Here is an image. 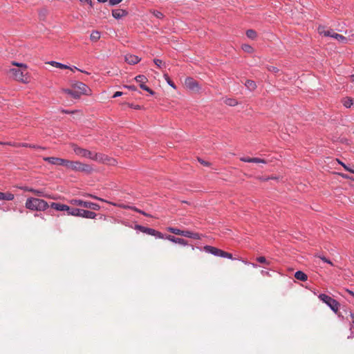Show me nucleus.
<instances>
[{"instance_id":"obj_1","label":"nucleus","mask_w":354,"mask_h":354,"mask_svg":"<svg viewBox=\"0 0 354 354\" xmlns=\"http://www.w3.org/2000/svg\"><path fill=\"white\" fill-rule=\"evenodd\" d=\"M25 207L30 210L44 211L49 207V205L43 199L30 197L26 200Z\"/></svg>"},{"instance_id":"obj_55","label":"nucleus","mask_w":354,"mask_h":354,"mask_svg":"<svg viewBox=\"0 0 354 354\" xmlns=\"http://www.w3.org/2000/svg\"><path fill=\"white\" fill-rule=\"evenodd\" d=\"M82 3H86L89 4L91 7L93 6L92 0H80Z\"/></svg>"},{"instance_id":"obj_17","label":"nucleus","mask_w":354,"mask_h":354,"mask_svg":"<svg viewBox=\"0 0 354 354\" xmlns=\"http://www.w3.org/2000/svg\"><path fill=\"white\" fill-rule=\"evenodd\" d=\"M15 198L13 194L10 192H0V201H12Z\"/></svg>"},{"instance_id":"obj_34","label":"nucleus","mask_w":354,"mask_h":354,"mask_svg":"<svg viewBox=\"0 0 354 354\" xmlns=\"http://www.w3.org/2000/svg\"><path fill=\"white\" fill-rule=\"evenodd\" d=\"M84 196H88V197H90V198H94L95 200H97V201H102V202H105V203H109L107 201H106L105 199L104 198H100L97 196H95L93 194H85Z\"/></svg>"},{"instance_id":"obj_54","label":"nucleus","mask_w":354,"mask_h":354,"mask_svg":"<svg viewBox=\"0 0 354 354\" xmlns=\"http://www.w3.org/2000/svg\"><path fill=\"white\" fill-rule=\"evenodd\" d=\"M198 161L203 165L205 166H209V163L207 161H205L201 158H198Z\"/></svg>"},{"instance_id":"obj_3","label":"nucleus","mask_w":354,"mask_h":354,"mask_svg":"<svg viewBox=\"0 0 354 354\" xmlns=\"http://www.w3.org/2000/svg\"><path fill=\"white\" fill-rule=\"evenodd\" d=\"M66 167L71 169L73 171H82L89 174L92 171L91 166L87 164H84L78 161L66 160Z\"/></svg>"},{"instance_id":"obj_62","label":"nucleus","mask_w":354,"mask_h":354,"mask_svg":"<svg viewBox=\"0 0 354 354\" xmlns=\"http://www.w3.org/2000/svg\"><path fill=\"white\" fill-rule=\"evenodd\" d=\"M109 0H97L98 2L100 3H105L106 1H108Z\"/></svg>"},{"instance_id":"obj_22","label":"nucleus","mask_w":354,"mask_h":354,"mask_svg":"<svg viewBox=\"0 0 354 354\" xmlns=\"http://www.w3.org/2000/svg\"><path fill=\"white\" fill-rule=\"evenodd\" d=\"M48 64H50L53 66H55V67L59 68L66 69V68H70L69 66H67L66 64H62V63H59V62H55V61H50V62H48Z\"/></svg>"},{"instance_id":"obj_47","label":"nucleus","mask_w":354,"mask_h":354,"mask_svg":"<svg viewBox=\"0 0 354 354\" xmlns=\"http://www.w3.org/2000/svg\"><path fill=\"white\" fill-rule=\"evenodd\" d=\"M319 258L325 263H327L330 265H333V263L331 262L330 260L328 259L327 258H326L325 257H319Z\"/></svg>"},{"instance_id":"obj_9","label":"nucleus","mask_w":354,"mask_h":354,"mask_svg":"<svg viewBox=\"0 0 354 354\" xmlns=\"http://www.w3.org/2000/svg\"><path fill=\"white\" fill-rule=\"evenodd\" d=\"M73 86L75 89H77V91L80 95H88L87 91L88 90V88L85 84L81 82H77L75 84H73Z\"/></svg>"},{"instance_id":"obj_11","label":"nucleus","mask_w":354,"mask_h":354,"mask_svg":"<svg viewBox=\"0 0 354 354\" xmlns=\"http://www.w3.org/2000/svg\"><path fill=\"white\" fill-rule=\"evenodd\" d=\"M203 250L205 252L213 254L215 257H220V254L221 252V249H218L217 248H215V247L211 246V245H205L203 247Z\"/></svg>"},{"instance_id":"obj_41","label":"nucleus","mask_w":354,"mask_h":354,"mask_svg":"<svg viewBox=\"0 0 354 354\" xmlns=\"http://www.w3.org/2000/svg\"><path fill=\"white\" fill-rule=\"evenodd\" d=\"M123 0H109V5L110 6H114L121 3Z\"/></svg>"},{"instance_id":"obj_20","label":"nucleus","mask_w":354,"mask_h":354,"mask_svg":"<svg viewBox=\"0 0 354 354\" xmlns=\"http://www.w3.org/2000/svg\"><path fill=\"white\" fill-rule=\"evenodd\" d=\"M64 92L65 93L71 95V97H73L75 99L80 98V97L81 95L77 91L71 90L69 88L64 89Z\"/></svg>"},{"instance_id":"obj_21","label":"nucleus","mask_w":354,"mask_h":354,"mask_svg":"<svg viewBox=\"0 0 354 354\" xmlns=\"http://www.w3.org/2000/svg\"><path fill=\"white\" fill-rule=\"evenodd\" d=\"M100 39V32L98 30H93L91 33L90 39L93 42H96Z\"/></svg>"},{"instance_id":"obj_37","label":"nucleus","mask_w":354,"mask_h":354,"mask_svg":"<svg viewBox=\"0 0 354 354\" xmlns=\"http://www.w3.org/2000/svg\"><path fill=\"white\" fill-rule=\"evenodd\" d=\"M252 162L253 163H263L266 164L267 161L264 159H261L259 158H252Z\"/></svg>"},{"instance_id":"obj_60","label":"nucleus","mask_w":354,"mask_h":354,"mask_svg":"<svg viewBox=\"0 0 354 354\" xmlns=\"http://www.w3.org/2000/svg\"><path fill=\"white\" fill-rule=\"evenodd\" d=\"M350 316L352 318V321L354 319V313L352 312H350Z\"/></svg>"},{"instance_id":"obj_42","label":"nucleus","mask_w":354,"mask_h":354,"mask_svg":"<svg viewBox=\"0 0 354 354\" xmlns=\"http://www.w3.org/2000/svg\"><path fill=\"white\" fill-rule=\"evenodd\" d=\"M98 155H100V156H98V160L97 161L104 162L106 160H108L107 156H106L104 154L102 153H97Z\"/></svg>"},{"instance_id":"obj_52","label":"nucleus","mask_w":354,"mask_h":354,"mask_svg":"<svg viewBox=\"0 0 354 354\" xmlns=\"http://www.w3.org/2000/svg\"><path fill=\"white\" fill-rule=\"evenodd\" d=\"M333 31L326 30V31H324V36L331 37V35H333Z\"/></svg>"},{"instance_id":"obj_36","label":"nucleus","mask_w":354,"mask_h":354,"mask_svg":"<svg viewBox=\"0 0 354 354\" xmlns=\"http://www.w3.org/2000/svg\"><path fill=\"white\" fill-rule=\"evenodd\" d=\"M153 63L158 67V68H162V66H165V64L162 62V60L160 59H153Z\"/></svg>"},{"instance_id":"obj_27","label":"nucleus","mask_w":354,"mask_h":354,"mask_svg":"<svg viewBox=\"0 0 354 354\" xmlns=\"http://www.w3.org/2000/svg\"><path fill=\"white\" fill-rule=\"evenodd\" d=\"M225 103L230 106H234L238 104L237 100L233 98H227L225 100Z\"/></svg>"},{"instance_id":"obj_56","label":"nucleus","mask_w":354,"mask_h":354,"mask_svg":"<svg viewBox=\"0 0 354 354\" xmlns=\"http://www.w3.org/2000/svg\"><path fill=\"white\" fill-rule=\"evenodd\" d=\"M125 87L131 91H136V87L133 85L125 86Z\"/></svg>"},{"instance_id":"obj_23","label":"nucleus","mask_w":354,"mask_h":354,"mask_svg":"<svg viewBox=\"0 0 354 354\" xmlns=\"http://www.w3.org/2000/svg\"><path fill=\"white\" fill-rule=\"evenodd\" d=\"M32 193L40 197L52 198L50 195L45 193L42 189H33Z\"/></svg>"},{"instance_id":"obj_38","label":"nucleus","mask_w":354,"mask_h":354,"mask_svg":"<svg viewBox=\"0 0 354 354\" xmlns=\"http://www.w3.org/2000/svg\"><path fill=\"white\" fill-rule=\"evenodd\" d=\"M257 261L259 262V263H265L266 265H270V262L266 260V259L264 257H259L257 258Z\"/></svg>"},{"instance_id":"obj_57","label":"nucleus","mask_w":354,"mask_h":354,"mask_svg":"<svg viewBox=\"0 0 354 354\" xmlns=\"http://www.w3.org/2000/svg\"><path fill=\"white\" fill-rule=\"evenodd\" d=\"M69 68V69H71V71H73L74 69H75V70H78V71H81V72H84V71H82V70H81V69H79V68H77V67H75V66H73V68L70 66V68Z\"/></svg>"},{"instance_id":"obj_50","label":"nucleus","mask_w":354,"mask_h":354,"mask_svg":"<svg viewBox=\"0 0 354 354\" xmlns=\"http://www.w3.org/2000/svg\"><path fill=\"white\" fill-rule=\"evenodd\" d=\"M21 189H23L25 192H32V193L33 192V188L29 187H22Z\"/></svg>"},{"instance_id":"obj_19","label":"nucleus","mask_w":354,"mask_h":354,"mask_svg":"<svg viewBox=\"0 0 354 354\" xmlns=\"http://www.w3.org/2000/svg\"><path fill=\"white\" fill-rule=\"evenodd\" d=\"M245 86L250 91L255 90L257 88L256 82L251 80H246L245 82Z\"/></svg>"},{"instance_id":"obj_28","label":"nucleus","mask_w":354,"mask_h":354,"mask_svg":"<svg viewBox=\"0 0 354 354\" xmlns=\"http://www.w3.org/2000/svg\"><path fill=\"white\" fill-rule=\"evenodd\" d=\"M167 231L176 235H181V230L176 227H167Z\"/></svg>"},{"instance_id":"obj_4","label":"nucleus","mask_w":354,"mask_h":354,"mask_svg":"<svg viewBox=\"0 0 354 354\" xmlns=\"http://www.w3.org/2000/svg\"><path fill=\"white\" fill-rule=\"evenodd\" d=\"M68 215L91 219L95 218L97 216L94 212L73 207H70Z\"/></svg>"},{"instance_id":"obj_61","label":"nucleus","mask_w":354,"mask_h":354,"mask_svg":"<svg viewBox=\"0 0 354 354\" xmlns=\"http://www.w3.org/2000/svg\"><path fill=\"white\" fill-rule=\"evenodd\" d=\"M353 337V332H351V335L349 336H348V339H351Z\"/></svg>"},{"instance_id":"obj_18","label":"nucleus","mask_w":354,"mask_h":354,"mask_svg":"<svg viewBox=\"0 0 354 354\" xmlns=\"http://www.w3.org/2000/svg\"><path fill=\"white\" fill-rule=\"evenodd\" d=\"M295 277L299 281H306L308 279V276L303 271L298 270L295 273Z\"/></svg>"},{"instance_id":"obj_31","label":"nucleus","mask_w":354,"mask_h":354,"mask_svg":"<svg viewBox=\"0 0 354 354\" xmlns=\"http://www.w3.org/2000/svg\"><path fill=\"white\" fill-rule=\"evenodd\" d=\"M220 257L227 258V259H233L232 254L231 253L223 251L222 250H221V254H220Z\"/></svg>"},{"instance_id":"obj_7","label":"nucleus","mask_w":354,"mask_h":354,"mask_svg":"<svg viewBox=\"0 0 354 354\" xmlns=\"http://www.w3.org/2000/svg\"><path fill=\"white\" fill-rule=\"evenodd\" d=\"M74 151L76 154L79 156H81L84 158H88L93 160H97L98 156H100V155H98L97 153H94L89 150L82 149L80 147H75L74 149Z\"/></svg>"},{"instance_id":"obj_5","label":"nucleus","mask_w":354,"mask_h":354,"mask_svg":"<svg viewBox=\"0 0 354 354\" xmlns=\"http://www.w3.org/2000/svg\"><path fill=\"white\" fill-rule=\"evenodd\" d=\"M319 298L321 301L325 303L334 313H337L339 304L337 300L323 293L319 295Z\"/></svg>"},{"instance_id":"obj_25","label":"nucleus","mask_w":354,"mask_h":354,"mask_svg":"<svg viewBox=\"0 0 354 354\" xmlns=\"http://www.w3.org/2000/svg\"><path fill=\"white\" fill-rule=\"evenodd\" d=\"M135 80L140 84H145L147 82V78L144 75H139L135 77Z\"/></svg>"},{"instance_id":"obj_30","label":"nucleus","mask_w":354,"mask_h":354,"mask_svg":"<svg viewBox=\"0 0 354 354\" xmlns=\"http://www.w3.org/2000/svg\"><path fill=\"white\" fill-rule=\"evenodd\" d=\"M353 100L351 98H346L343 101V105L346 108H350L353 105Z\"/></svg>"},{"instance_id":"obj_35","label":"nucleus","mask_w":354,"mask_h":354,"mask_svg":"<svg viewBox=\"0 0 354 354\" xmlns=\"http://www.w3.org/2000/svg\"><path fill=\"white\" fill-rule=\"evenodd\" d=\"M152 15L157 19H162L164 17V15L158 10L152 11Z\"/></svg>"},{"instance_id":"obj_15","label":"nucleus","mask_w":354,"mask_h":354,"mask_svg":"<svg viewBox=\"0 0 354 354\" xmlns=\"http://www.w3.org/2000/svg\"><path fill=\"white\" fill-rule=\"evenodd\" d=\"M140 58L135 55H127L125 56V61L131 65L138 64L140 61Z\"/></svg>"},{"instance_id":"obj_59","label":"nucleus","mask_w":354,"mask_h":354,"mask_svg":"<svg viewBox=\"0 0 354 354\" xmlns=\"http://www.w3.org/2000/svg\"><path fill=\"white\" fill-rule=\"evenodd\" d=\"M346 291L354 297V292L351 290H346Z\"/></svg>"},{"instance_id":"obj_51","label":"nucleus","mask_w":354,"mask_h":354,"mask_svg":"<svg viewBox=\"0 0 354 354\" xmlns=\"http://www.w3.org/2000/svg\"><path fill=\"white\" fill-rule=\"evenodd\" d=\"M122 94H123V93H122V92H121V91H116V92L113 94V98H115V97H118L122 96Z\"/></svg>"},{"instance_id":"obj_44","label":"nucleus","mask_w":354,"mask_h":354,"mask_svg":"<svg viewBox=\"0 0 354 354\" xmlns=\"http://www.w3.org/2000/svg\"><path fill=\"white\" fill-rule=\"evenodd\" d=\"M268 70L270 72H272V73H277L279 72V69L275 67V66H270L268 67Z\"/></svg>"},{"instance_id":"obj_48","label":"nucleus","mask_w":354,"mask_h":354,"mask_svg":"<svg viewBox=\"0 0 354 354\" xmlns=\"http://www.w3.org/2000/svg\"><path fill=\"white\" fill-rule=\"evenodd\" d=\"M243 49L245 51H246V52H248V53H249V52H250V51L252 50V47H251L250 46H249V45H244V46H243Z\"/></svg>"},{"instance_id":"obj_32","label":"nucleus","mask_w":354,"mask_h":354,"mask_svg":"<svg viewBox=\"0 0 354 354\" xmlns=\"http://www.w3.org/2000/svg\"><path fill=\"white\" fill-rule=\"evenodd\" d=\"M140 87L144 90L148 92L151 95H153L155 94L154 91H153L149 87L145 84H140Z\"/></svg>"},{"instance_id":"obj_16","label":"nucleus","mask_w":354,"mask_h":354,"mask_svg":"<svg viewBox=\"0 0 354 354\" xmlns=\"http://www.w3.org/2000/svg\"><path fill=\"white\" fill-rule=\"evenodd\" d=\"M135 229L151 236H153V234H154V229L140 225H136Z\"/></svg>"},{"instance_id":"obj_39","label":"nucleus","mask_w":354,"mask_h":354,"mask_svg":"<svg viewBox=\"0 0 354 354\" xmlns=\"http://www.w3.org/2000/svg\"><path fill=\"white\" fill-rule=\"evenodd\" d=\"M201 235L200 234L192 232L189 238L196 239V240H199V239H201Z\"/></svg>"},{"instance_id":"obj_24","label":"nucleus","mask_w":354,"mask_h":354,"mask_svg":"<svg viewBox=\"0 0 354 354\" xmlns=\"http://www.w3.org/2000/svg\"><path fill=\"white\" fill-rule=\"evenodd\" d=\"M331 37L335 38L342 43H344L347 41V39L344 36L336 32H333V35H331Z\"/></svg>"},{"instance_id":"obj_33","label":"nucleus","mask_w":354,"mask_h":354,"mask_svg":"<svg viewBox=\"0 0 354 354\" xmlns=\"http://www.w3.org/2000/svg\"><path fill=\"white\" fill-rule=\"evenodd\" d=\"M153 236L157 239H165V236L167 235L161 233L160 232H158V231L154 230V234H153Z\"/></svg>"},{"instance_id":"obj_64","label":"nucleus","mask_w":354,"mask_h":354,"mask_svg":"<svg viewBox=\"0 0 354 354\" xmlns=\"http://www.w3.org/2000/svg\"><path fill=\"white\" fill-rule=\"evenodd\" d=\"M352 81L354 82V75L351 76Z\"/></svg>"},{"instance_id":"obj_49","label":"nucleus","mask_w":354,"mask_h":354,"mask_svg":"<svg viewBox=\"0 0 354 354\" xmlns=\"http://www.w3.org/2000/svg\"><path fill=\"white\" fill-rule=\"evenodd\" d=\"M136 212H139L140 214H142V215L144 216H151L149 214H147L146 212H145L144 211L142 210H140V209H138L137 208H135L134 209Z\"/></svg>"},{"instance_id":"obj_63","label":"nucleus","mask_w":354,"mask_h":354,"mask_svg":"<svg viewBox=\"0 0 354 354\" xmlns=\"http://www.w3.org/2000/svg\"><path fill=\"white\" fill-rule=\"evenodd\" d=\"M252 266H253L254 268H257V264H255V263H252Z\"/></svg>"},{"instance_id":"obj_43","label":"nucleus","mask_w":354,"mask_h":354,"mask_svg":"<svg viewBox=\"0 0 354 354\" xmlns=\"http://www.w3.org/2000/svg\"><path fill=\"white\" fill-rule=\"evenodd\" d=\"M191 232H192L189 231V230H181V235L180 236L189 238L190 235H191Z\"/></svg>"},{"instance_id":"obj_12","label":"nucleus","mask_w":354,"mask_h":354,"mask_svg":"<svg viewBox=\"0 0 354 354\" xmlns=\"http://www.w3.org/2000/svg\"><path fill=\"white\" fill-rule=\"evenodd\" d=\"M185 83L186 86L191 90H196L200 88L198 82L192 77H187Z\"/></svg>"},{"instance_id":"obj_14","label":"nucleus","mask_w":354,"mask_h":354,"mask_svg":"<svg viewBox=\"0 0 354 354\" xmlns=\"http://www.w3.org/2000/svg\"><path fill=\"white\" fill-rule=\"evenodd\" d=\"M165 239H167L173 243H178L182 245H187V241L183 239L175 237L172 235H167L165 236Z\"/></svg>"},{"instance_id":"obj_29","label":"nucleus","mask_w":354,"mask_h":354,"mask_svg":"<svg viewBox=\"0 0 354 354\" xmlns=\"http://www.w3.org/2000/svg\"><path fill=\"white\" fill-rule=\"evenodd\" d=\"M164 78L166 80L167 83L171 86L172 88H176V85L174 82L170 79L167 74L164 75Z\"/></svg>"},{"instance_id":"obj_46","label":"nucleus","mask_w":354,"mask_h":354,"mask_svg":"<svg viewBox=\"0 0 354 354\" xmlns=\"http://www.w3.org/2000/svg\"><path fill=\"white\" fill-rule=\"evenodd\" d=\"M338 162H339L341 165H342V166L344 167V168L346 170L349 171H351V172H352V173H353V174H354V171H353V170H351V169H349V168L347 167V165H346L344 162H341V161H339V160H338Z\"/></svg>"},{"instance_id":"obj_13","label":"nucleus","mask_w":354,"mask_h":354,"mask_svg":"<svg viewBox=\"0 0 354 354\" xmlns=\"http://www.w3.org/2000/svg\"><path fill=\"white\" fill-rule=\"evenodd\" d=\"M128 15V12L124 9H114L112 10V16L115 19H120Z\"/></svg>"},{"instance_id":"obj_6","label":"nucleus","mask_w":354,"mask_h":354,"mask_svg":"<svg viewBox=\"0 0 354 354\" xmlns=\"http://www.w3.org/2000/svg\"><path fill=\"white\" fill-rule=\"evenodd\" d=\"M71 203L73 205L81 206L85 208L91 209L93 210H99L100 206L92 202L84 201L81 199H72Z\"/></svg>"},{"instance_id":"obj_10","label":"nucleus","mask_w":354,"mask_h":354,"mask_svg":"<svg viewBox=\"0 0 354 354\" xmlns=\"http://www.w3.org/2000/svg\"><path fill=\"white\" fill-rule=\"evenodd\" d=\"M49 207L57 210V211H66L67 214H68V210H70V207L65 204L58 203H51L49 205Z\"/></svg>"},{"instance_id":"obj_53","label":"nucleus","mask_w":354,"mask_h":354,"mask_svg":"<svg viewBox=\"0 0 354 354\" xmlns=\"http://www.w3.org/2000/svg\"><path fill=\"white\" fill-rule=\"evenodd\" d=\"M76 111H69L66 109H62V112L66 114H72L74 113Z\"/></svg>"},{"instance_id":"obj_58","label":"nucleus","mask_w":354,"mask_h":354,"mask_svg":"<svg viewBox=\"0 0 354 354\" xmlns=\"http://www.w3.org/2000/svg\"><path fill=\"white\" fill-rule=\"evenodd\" d=\"M261 273H262V274H263V275H269V272H268V271L262 270V271H261Z\"/></svg>"},{"instance_id":"obj_2","label":"nucleus","mask_w":354,"mask_h":354,"mask_svg":"<svg viewBox=\"0 0 354 354\" xmlns=\"http://www.w3.org/2000/svg\"><path fill=\"white\" fill-rule=\"evenodd\" d=\"M12 64L20 67V68H10L9 73L18 81L26 82V80H24V73L26 70V65L16 62H12Z\"/></svg>"},{"instance_id":"obj_26","label":"nucleus","mask_w":354,"mask_h":354,"mask_svg":"<svg viewBox=\"0 0 354 354\" xmlns=\"http://www.w3.org/2000/svg\"><path fill=\"white\" fill-rule=\"evenodd\" d=\"M246 35L248 38L254 40L256 39L257 34L255 30L249 29L246 31Z\"/></svg>"},{"instance_id":"obj_45","label":"nucleus","mask_w":354,"mask_h":354,"mask_svg":"<svg viewBox=\"0 0 354 354\" xmlns=\"http://www.w3.org/2000/svg\"><path fill=\"white\" fill-rule=\"evenodd\" d=\"M240 160L244 162H252V158L250 157H242Z\"/></svg>"},{"instance_id":"obj_8","label":"nucleus","mask_w":354,"mask_h":354,"mask_svg":"<svg viewBox=\"0 0 354 354\" xmlns=\"http://www.w3.org/2000/svg\"><path fill=\"white\" fill-rule=\"evenodd\" d=\"M44 160L54 165H62L66 167V159L57 158V157H44Z\"/></svg>"},{"instance_id":"obj_40","label":"nucleus","mask_w":354,"mask_h":354,"mask_svg":"<svg viewBox=\"0 0 354 354\" xmlns=\"http://www.w3.org/2000/svg\"><path fill=\"white\" fill-rule=\"evenodd\" d=\"M22 147H31V148H33V149H44L43 147H40V146H38V145H30V144H28V143H23L21 145Z\"/></svg>"}]
</instances>
